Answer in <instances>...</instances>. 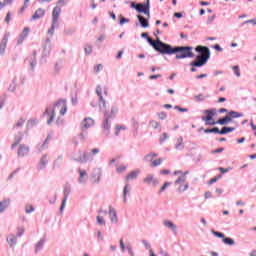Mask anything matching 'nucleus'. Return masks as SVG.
I'll return each mask as SVG.
<instances>
[{
  "label": "nucleus",
  "instance_id": "45",
  "mask_svg": "<svg viewBox=\"0 0 256 256\" xmlns=\"http://www.w3.org/2000/svg\"><path fill=\"white\" fill-rule=\"evenodd\" d=\"M223 243H225V245H235V240H233L232 238L226 237V238H223Z\"/></svg>",
  "mask_w": 256,
  "mask_h": 256
},
{
  "label": "nucleus",
  "instance_id": "51",
  "mask_svg": "<svg viewBox=\"0 0 256 256\" xmlns=\"http://www.w3.org/2000/svg\"><path fill=\"white\" fill-rule=\"evenodd\" d=\"M142 244L144 245L145 249H148V251H151V243H149L147 240H143Z\"/></svg>",
  "mask_w": 256,
  "mask_h": 256
},
{
  "label": "nucleus",
  "instance_id": "15",
  "mask_svg": "<svg viewBox=\"0 0 256 256\" xmlns=\"http://www.w3.org/2000/svg\"><path fill=\"white\" fill-rule=\"evenodd\" d=\"M69 193H71V187L66 186L64 188V199H63L62 205L60 207V213H63L65 206L67 205V198L69 197Z\"/></svg>",
  "mask_w": 256,
  "mask_h": 256
},
{
  "label": "nucleus",
  "instance_id": "27",
  "mask_svg": "<svg viewBox=\"0 0 256 256\" xmlns=\"http://www.w3.org/2000/svg\"><path fill=\"white\" fill-rule=\"evenodd\" d=\"M137 19L139 20V23H140L141 27H143L144 29H147V27H149V20L148 19H146L142 15H137Z\"/></svg>",
  "mask_w": 256,
  "mask_h": 256
},
{
  "label": "nucleus",
  "instance_id": "56",
  "mask_svg": "<svg viewBox=\"0 0 256 256\" xmlns=\"http://www.w3.org/2000/svg\"><path fill=\"white\" fill-rule=\"evenodd\" d=\"M233 71H234L236 77H241V71H239V66H234Z\"/></svg>",
  "mask_w": 256,
  "mask_h": 256
},
{
  "label": "nucleus",
  "instance_id": "5",
  "mask_svg": "<svg viewBox=\"0 0 256 256\" xmlns=\"http://www.w3.org/2000/svg\"><path fill=\"white\" fill-rule=\"evenodd\" d=\"M130 7L131 9H136L137 13H144L148 19H151V12L149 11V9H151L150 0H147L144 4L132 2Z\"/></svg>",
  "mask_w": 256,
  "mask_h": 256
},
{
  "label": "nucleus",
  "instance_id": "50",
  "mask_svg": "<svg viewBox=\"0 0 256 256\" xmlns=\"http://www.w3.org/2000/svg\"><path fill=\"white\" fill-rule=\"evenodd\" d=\"M150 126L153 128V129H159V122L155 121V120H151L150 121Z\"/></svg>",
  "mask_w": 256,
  "mask_h": 256
},
{
  "label": "nucleus",
  "instance_id": "3",
  "mask_svg": "<svg viewBox=\"0 0 256 256\" xmlns=\"http://www.w3.org/2000/svg\"><path fill=\"white\" fill-rule=\"evenodd\" d=\"M195 51L200 54L196 57V60L190 63V65L192 67H203V65H206L207 61H209V57H211V51L205 46H197Z\"/></svg>",
  "mask_w": 256,
  "mask_h": 256
},
{
  "label": "nucleus",
  "instance_id": "38",
  "mask_svg": "<svg viewBox=\"0 0 256 256\" xmlns=\"http://www.w3.org/2000/svg\"><path fill=\"white\" fill-rule=\"evenodd\" d=\"M227 115L230 119H238L239 117H243V114L236 111H230Z\"/></svg>",
  "mask_w": 256,
  "mask_h": 256
},
{
  "label": "nucleus",
  "instance_id": "21",
  "mask_svg": "<svg viewBox=\"0 0 256 256\" xmlns=\"http://www.w3.org/2000/svg\"><path fill=\"white\" fill-rule=\"evenodd\" d=\"M29 27H25L24 30L22 31V33L20 34L19 38H18V45H21V43H23L25 41V39H27L28 35H29Z\"/></svg>",
  "mask_w": 256,
  "mask_h": 256
},
{
  "label": "nucleus",
  "instance_id": "41",
  "mask_svg": "<svg viewBox=\"0 0 256 256\" xmlns=\"http://www.w3.org/2000/svg\"><path fill=\"white\" fill-rule=\"evenodd\" d=\"M23 233H25V227H23V226H18L17 228H16V236L17 237H22V235H23Z\"/></svg>",
  "mask_w": 256,
  "mask_h": 256
},
{
  "label": "nucleus",
  "instance_id": "26",
  "mask_svg": "<svg viewBox=\"0 0 256 256\" xmlns=\"http://www.w3.org/2000/svg\"><path fill=\"white\" fill-rule=\"evenodd\" d=\"M117 113H119V108L117 106H112L110 113H106L105 117H106V119H109L111 117H116Z\"/></svg>",
  "mask_w": 256,
  "mask_h": 256
},
{
  "label": "nucleus",
  "instance_id": "40",
  "mask_svg": "<svg viewBox=\"0 0 256 256\" xmlns=\"http://www.w3.org/2000/svg\"><path fill=\"white\" fill-rule=\"evenodd\" d=\"M103 129L106 133V135H109V129H111V125L109 124V120L106 119L103 123Z\"/></svg>",
  "mask_w": 256,
  "mask_h": 256
},
{
  "label": "nucleus",
  "instance_id": "42",
  "mask_svg": "<svg viewBox=\"0 0 256 256\" xmlns=\"http://www.w3.org/2000/svg\"><path fill=\"white\" fill-rule=\"evenodd\" d=\"M163 163V158H158L150 163V167H159Z\"/></svg>",
  "mask_w": 256,
  "mask_h": 256
},
{
  "label": "nucleus",
  "instance_id": "64",
  "mask_svg": "<svg viewBox=\"0 0 256 256\" xmlns=\"http://www.w3.org/2000/svg\"><path fill=\"white\" fill-rule=\"evenodd\" d=\"M250 126H251L252 131H254V135H255V137H256V125L253 124V122H251V123H250Z\"/></svg>",
  "mask_w": 256,
  "mask_h": 256
},
{
  "label": "nucleus",
  "instance_id": "7",
  "mask_svg": "<svg viewBox=\"0 0 256 256\" xmlns=\"http://www.w3.org/2000/svg\"><path fill=\"white\" fill-rule=\"evenodd\" d=\"M203 113L206 116H202V121H205L206 125H216L217 122L213 120L215 110H205Z\"/></svg>",
  "mask_w": 256,
  "mask_h": 256
},
{
  "label": "nucleus",
  "instance_id": "58",
  "mask_svg": "<svg viewBox=\"0 0 256 256\" xmlns=\"http://www.w3.org/2000/svg\"><path fill=\"white\" fill-rule=\"evenodd\" d=\"M126 249L131 256H135V253L133 252V249L131 248V245H127Z\"/></svg>",
  "mask_w": 256,
  "mask_h": 256
},
{
  "label": "nucleus",
  "instance_id": "1",
  "mask_svg": "<svg viewBox=\"0 0 256 256\" xmlns=\"http://www.w3.org/2000/svg\"><path fill=\"white\" fill-rule=\"evenodd\" d=\"M154 47H155V50L158 51V53H161L162 55H173V53H177L176 59H187V58L194 57L193 47L191 46H182V47L173 48L169 44L158 42L157 44H154Z\"/></svg>",
  "mask_w": 256,
  "mask_h": 256
},
{
  "label": "nucleus",
  "instance_id": "31",
  "mask_svg": "<svg viewBox=\"0 0 256 256\" xmlns=\"http://www.w3.org/2000/svg\"><path fill=\"white\" fill-rule=\"evenodd\" d=\"M185 147V143H183V137H179L175 144L176 151H181Z\"/></svg>",
  "mask_w": 256,
  "mask_h": 256
},
{
  "label": "nucleus",
  "instance_id": "6",
  "mask_svg": "<svg viewBox=\"0 0 256 256\" xmlns=\"http://www.w3.org/2000/svg\"><path fill=\"white\" fill-rule=\"evenodd\" d=\"M100 152L99 148L91 149L89 153L78 152L80 156H75L74 159L80 163H87V161H93V155H98Z\"/></svg>",
  "mask_w": 256,
  "mask_h": 256
},
{
  "label": "nucleus",
  "instance_id": "29",
  "mask_svg": "<svg viewBox=\"0 0 256 256\" xmlns=\"http://www.w3.org/2000/svg\"><path fill=\"white\" fill-rule=\"evenodd\" d=\"M131 193V186L126 184L123 189V203H127V196Z\"/></svg>",
  "mask_w": 256,
  "mask_h": 256
},
{
  "label": "nucleus",
  "instance_id": "59",
  "mask_svg": "<svg viewBox=\"0 0 256 256\" xmlns=\"http://www.w3.org/2000/svg\"><path fill=\"white\" fill-rule=\"evenodd\" d=\"M104 237H103V234L101 233V231H97V240L98 241H103Z\"/></svg>",
  "mask_w": 256,
  "mask_h": 256
},
{
  "label": "nucleus",
  "instance_id": "53",
  "mask_svg": "<svg viewBox=\"0 0 256 256\" xmlns=\"http://www.w3.org/2000/svg\"><path fill=\"white\" fill-rule=\"evenodd\" d=\"M176 111H180V113H187L189 110L187 108H181L180 106H174Z\"/></svg>",
  "mask_w": 256,
  "mask_h": 256
},
{
  "label": "nucleus",
  "instance_id": "18",
  "mask_svg": "<svg viewBox=\"0 0 256 256\" xmlns=\"http://www.w3.org/2000/svg\"><path fill=\"white\" fill-rule=\"evenodd\" d=\"M51 53V39L46 38V42L43 47L42 55L43 57H48V55Z\"/></svg>",
  "mask_w": 256,
  "mask_h": 256
},
{
  "label": "nucleus",
  "instance_id": "20",
  "mask_svg": "<svg viewBox=\"0 0 256 256\" xmlns=\"http://www.w3.org/2000/svg\"><path fill=\"white\" fill-rule=\"evenodd\" d=\"M43 17H45V9L38 8L34 15H32V21H37V19H41Z\"/></svg>",
  "mask_w": 256,
  "mask_h": 256
},
{
  "label": "nucleus",
  "instance_id": "63",
  "mask_svg": "<svg viewBox=\"0 0 256 256\" xmlns=\"http://www.w3.org/2000/svg\"><path fill=\"white\" fill-rule=\"evenodd\" d=\"M121 129L125 130V127H123V126H116L115 135H119V131H121Z\"/></svg>",
  "mask_w": 256,
  "mask_h": 256
},
{
  "label": "nucleus",
  "instance_id": "49",
  "mask_svg": "<svg viewBox=\"0 0 256 256\" xmlns=\"http://www.w3.org/2000/svg\"><path fill=\"white\" fill-rule=\"evenodd\" d=\"M170 185H172L171 182H165V183L163 184V186L160 188L159 194L163 193V191H165V190L167 189V187H170Z\"/></svg>",
  "mask_w": 256,
  "mask_h": 256
},
{
  "label": "nucleus",
  "instance_id": "32",
  "mask_svg": "<svg viewBox=\"0 0 256 256\" xmlns=\"http://www.w3.org/2000/svg\"><path fill=\"white\" fill-rule=\"evenodd\" d=\"M8 91L11 93L17 91V77L12 79L11 83L9 84Z\"/></svg>",
  "mask_w": 256,
  "mask_h": 256
},
{
  "label": "nucleus",
  "instance_id": "36",
  "mask_svg": "<svg viewBox=\"0 0 256 256\" xmlns=\"http://www.w3.org/2000/svg\"><path fill=\"white\" fill-rule=\"evenodd\" d=\"M39 123V120H37L36 118H30L27 121L26 127L27 129H31V127H35V125H37Z\"/></svg>",
  "mask_w": 256,
  "mask_h": 256
},
{
  "label": "nucleus",
  "instance_id": "47",
  "mask_svg": "<svg viewBox=\"0 0 256 256\" xmlns=\"http://www.w3.org/2000/svg\"><path fill=\"white\" fill-rule=\"evenodd\" d=\"M157 117H158V119H161V121H165V119H167V113H165V112H158L157 113Z\"/></svg>",
  "mask_w": 256,
  "mask_h": 256
},
{
  "label": "nucleus",
  "instance_id": "14",
  "mask_svg": "<svg viewBox=\"0 0 256 256\" xmlns=\"http://www.w3.org/2000/svg\"><path fill=\"white\" fill-rule=\"evenodd\" d=\"M163 227H165L166 229H169V231H172L174 234H177V225H175V223H173V221L171 220H163L162 222Z\"/></svg>",
  "mask_w": 256,
  "mask_h": 256
},
{
  "label": "nucleus",
  "instance_id": "30",
  "mask_svg": "<svg viewBox=\"0 0 256 256\" xmlns=\"http://www.w3.org/2000/svg\"><path fill=\"white\" fill-rule=\"evenodd\" d=\"M45 245V238L40 239L36 244H35V253H39L43 249Z\"/></svg>",
  "mask_w": 256,
  "mask_h": 256
},
{
  "label": "nucleus",
  "instance_id": "11",
  "mask_svg": "<svg viewBox=\"0 0 256 256\" xmlns=\"http://www.w3.org/2000/svg\"><path fill=\"white\" fill-rule=\"evenodd\" d=\"M17 238L18 237L13 233H8L6 235V242L10 249H15V247H17Z\"/></svg>",
  "mask_w": 256,
  "mask_h": 256
},
{
  "label": "nucleus",
  "instance_id": "48",
  "mask_svg": "<svg viewBox=\"0 0 256 256\" xmlns=\"http://www.w3.org/2000/svg\"><path fill=\"white\" fill-rule=\"evenodd\" d=\"M117 173H125L127 171V166L125 165H120L116 168Z\"/></svg>",
  "mask_w": 256,
  "mask_h": 256
},
{
  "label": "nucleus",
  "instance_id": "62",
  "mask_svg": "<svg viewBox=\"0 0 256 256\" xmlns=\"http://www.w3.org/2000/svg\"><path fill=\"white\" fill-rule=\"evenodd\" d=\"M129 19L127 18H120V25H125V23H129Z\"/></svg>",
  "mask_w": 256,
  "mask_h": 256
},
{
  "label": "nucleus",
  "instance_id": "35",
  "mask_svg": "<svg viewBox=\"0 0 256 256\" xmlns=\"http://www.w3.org/2000/svg\"><path fill=\"white\" fill-rule=\"evenodd\" d=\"M56 27H59V24H54L52 22V26L51 28L48 30V33H47V39H50L51 40V37H53V35L55 34V28Z\"/></svg>",
  "mask_w": 256,
  "mask_h": 256
},
{
  "label": "nucleus",
  "instance_id": "44",
  "mask_svg": "<svg viewBox=\"0 0 256 256\" xmlns=\"http://www.w3.org/2000/svg\"><path fill=\"white\" fill-rule=\"evenodd\" d=\"M84 53L85 55H91V53H93V46L86 44L84 47Z\"/></svg>",
  "mask_w": 256,
  "mask_h": 256
},
{
  "label": "nucleus",
  "instance_id": "12",
  "mask_svg": "<svg viewBox=\"0 0 256 256\" xmlns=\"http://www.w3.org/2000/svg\"><path fill=\"white\" fill-rule=\"evenodd\" d=\"M105 217H107V210H99L96 221L100 227H105Z\"/></svg>",
  "mask_w": 256,
  "mask_h": 256
},
{
  "label": "nucleus",
  "instance_id": "9",
  "mask_svg": "<svg viewBox=\"0 0 256 256\" xmlns=\"http://www.w3.org/2000/svg\"><path fill=\"white\" fill-rule=\"evenodd\" d=\"M107 214L112 225H117V223H119V218L117 217V210H115L113 206L110 205L108 207Z\"/></svg>",
  "mask_w": 256,
  "mask_h": 256
},
{
  "label": "nucleus",
  "instance_id": "16",
  "mask_svg": "<svg viewBox=\"0 0 256 256\" xmlns=\"http://www.w3.org/2000/svg\"><path fill=\"white\" fill-rule=\"evenodd\" d=\"M61 15V8L55 7L52 12V23L54 25H59V16Z\"/></svg>",
  "mask_w": 256,
  "mask_h": 256
},
{
  "label": "nucleus",
  "instance_id": "28",
  "mask_svg": "<svg viewBox=\"0 0 256 256\" xmlns=\"http://www.w3.org/2000/svg\"><path fill=\"white\" fill-rule=\"evenodd\" d=\"M156 157H157V154L155 152H150L144 156V161L146 163H153V161Z\"/></svg>",
  "mask_w": 256,
  "mask_h": 256
},
{
  "label": "nucleus",
  "instance_id": "43",
  "mask_svg": "<svg viewBox=\"0 0 256 256\" xmlns=\"http://www.w3.org/2000/svg\"><path fill=\"white\" fill-rule=\"evenodd\" d=\"M34 211H35V207H33V205L27 204V205L25 206V213H26L27 215L33 213Z\"/></svg>",
  "mask_w": 256,
  "mask_h": 256
},
{
  "label": "nucleus",
  "instance_id": "4",
  "mask_svg": "<svg viewBox=\"0 0 256 256\" xmlns=\"http://www.w3.org/2000/svg\"><path fill=\"white\" fill-rule=\"evenodd\" d=\"M173 175H180L178 179L174 182L175 185H178V193H185L189 189V184L187 183V175H189V171H174Z\"/></svg>",
  "mask_w": 256,
  "mask_h": 256
},
{
  "label": "nucleus",
  "instance_id": "52",
  "mask_svg": "<svg viewBox=\"0 0 256 256\" xmlns=\"http://www.w3.org/2000/svg\"><path fill=\"white\" fill-rule=\"evenodd\" d=\"M95 73H99L100 71H103V64H97L94 66Z\"/></svg>",
  "mask_w": 256,
  "mask_h": 256
},
{
  "label": "nucleus",
  "instance_id": "34",
  "mask_svg": "<svg viewBox=\"0 0 256 256\" xmlns=\"http://www.w3.org/2000/svg\"><path fill=\"white\" fill-rule=\"evenodd\" d=\"M9 205H10V201L8 199L2 200L0 202V214L5 213V210L7 209V207H9Z\"/></svg>",
  "mask_w": 256,
  "mask_h": 256
},
{
  "label": "nucleus",
  "instance_id": "13",
  "mask_svg": "<svg viewBox=\"0 0 256 256\" xmlns=\"http://www.w3.org/2000/svg\"><path fill=\"white\" fill-rule=\"evenodd\" d=\"M78 173H79L78 183H80V185H85V183L89 181V174H87V170L79 169Z\"/></svg>",
  "mask_w": 256,
  "mask_h": 256
},
{
  "label": "nucleus",
  "instance_id": "22",
  "mask_svg": "<svg viewBox=\"0 0 256 256\" xmlns=\"http://www.w3.org/2000/svg\"><path fill=\"white\" fill-rule=\"evenodd\" d=\"M29 155V146L21 145L18 149L19 157H27Z\"/></svg>",
  "mask_w": 256,
  "mask_h": 256
},
{
  "label": "nucleus",
  "instance_id": "33",
  "mask_svg": "<svg viewBox=\"0 0 256 256\" xmlns=\"http://www.w3.org/2000/svg\"><path fill=\"white\" fill-rule=\"evenodd\" d=\"M231 121H233V119L227 114L224 118L216 121V125H227V123H231Z\"/></svg>",
  "mask_w": 256,
  "mask_h": 256
},
{
  "label": "nucleus",
  "instance_id": "39",
  "mask_svg": "<svg viewBox=\"0 0 256 256\" xmlns=\"http://www.w3.org/2000/svg\"><path fill=\"white\" fill-rule=\"evenodd\" d=\"M23 139V133H20L19 136L15 137V140L12 144V147H17L19 145V143H21V140Z\"/></svg>",
  "mask_w": 256,
  "mask_h": 256
},
{
  "label": "nucleus",
  "instance_id": "8",
  "mask_svg": "<svg viewBox=\"0 0 256 256\" xmlns=\"http://www.w3.org/2000/svg\"><path fill=\"white\" fill-rule=\"evenodd\" d=\"M145 185H151V187H157L159 185V178L155 174H148L143 179Z\"/></svg>",
  "mask_w": 256,
  "mask_h": 256
},
{
  "label": "nucleus",
  "instance_id": "17",
  "mask_svg": "<svg viewBox=\"0 0 256 256\" xmlns=\"http://www.w3.org/2000/svg\"><path fill=\"white\" fill-rule=\"evenodd\" d=\"M91 181L93 183H99L101 181V168H96L91 174Z\"/></svg>",
  "mask_w": 256,
  "mask_h": 256
},
{
  "label": "nucleus",
  "instance_id": "24",
  "mask_svg": "<svg viewBox=\"0 0 256 256\" xmlns=\"http://www.w3.org/2000/svg\"><path fill=\"white\" fill-rule=\"evenodd\" d=\"M7 43H9V38L4 36L0 44V55H5V49H7Z\"/></svg>",
  "mask_w": 256,
  "mask_h": 256
},
{
  "label": "nucleus",
  "instance_id": "23",
  "mask_svg": "<svg viewBox=\"0 0 256 256\" xmlns=\"http://www.w3.org/2000/svg\"><path fill=\"white\" fill-rule=\"evenodd\" d=\"M141 37H143V39H147L148 43L155 49V45H157V43H162L161 40L157 39V41H154L151 39V37H149V35L147 33H142Z\"/></svg>",
  "mask_w": 256,
  "mask_h": 256
},
{
  "label": "nucleus",
  "instance_id": "10",
  "mask_svg": "<svg viewBox=\"0 0 256 256\" xmlns=\"http://www.w3.org/2000/svg\"><path fill=\"white\" fill-rule=\"evenodd\" d=\"M95 125V120L91 117L84 118L82 122L80 123V127L82 131H87V129H90V127H93Z\"/></svg>",
  "mask_w": 256,
  "mask_h": 256
},
{
  "label": "nucleus",
  "instance_id": "25",
  "mask_svg": "<svg viewBox=\"0 0 256 256\" xmlns=\"http://www.w3.org/2000/svg\"><path fill=\"white\" fill-rule=\"evenodd\" d=\"M141 173V170L136 169L134 171H131L127 176H126V181H132L133 179H137L139 177V174Z\"/></svg>",
  "mask_w": 256,
  "mask_h": 256
},
{
  "label": "nucleus",
  "instance_id": "61",
  "mask_svg": "<svg viewBox=\"0 0 256 256\" xmlns=\"http://www.w3.org/2000/svg\"><path fill=\"white\" fill-rule=\"evenodd\" d=\"M5 23H10V21H11V12H8L7 14H6V17H5Z\"/></svg>",
  "mask_w": 256,
  "mask_h": 256
},
{
  "label": "nucleus",
  "instance_id": "55",
  "mask_svg": "<svg viewBox=\"0 0 256 256\" xmlns=\"http://www.w3.org/2000/svg\"><path fill=\"white\" fill-rule=\"evenodd\" d=\"M40 165L41 167H45V165H47V156H43L40 160Z\"/></svg>",
  "mask_w": 256,
  "mask_h": 256
},
{
  "label": "nucleus",
  "instance_id": "46",
  "mask_svg": "<svg viewBox=\"0 0 256 256\" xmlns=\"http://www.w3.org/2000/svg\"><path fill=\"white\" fill-rule=\"evenodd\" d=\"M211 233L215 236L218 237L219 239H225V234H223L222 232H217L215 230H212Z\"/></svg>",
  "mask_w": 256,
  "mask_h": 256
},
{
  "label": "nucleus",
  "instance_id": "54",
  "mask_svg": "<svg viewBox=\"0 0 256 256\" xmlns=\"http://www.w3.org/2000/svg\"><path fill=\"white\" fill-rule=\"evenodd\" d=\"M23 125H25V118H20L16 123V127H23Z\"/></svg>",
  "mask_w": 256,
  "mask_h": 256
},
{
  "label": "nucleus",
  "instance_id": "19",
  "mask_svg": "<svg viewBox=\"0 0 256 256\" xmlns=\"http://www.w3.org/2000/svg\"><path fill=\"white\" fill-rule=\"evenodd\" d=\"M96 93L99 97L98 101H99V106L100 107H105V99H103V88H101V86H97L96 87Z\"/></svg>",
  "mask_w": 256,
  "mask_h": 256
},
{
  "label": "nucleus",
  "instance_id": "60",
  "mask_svg": "<svg viewBox=\"0 0 256 256\" xmlns=\"http://www.w3.org/2000/svg\"><path fill=\"white\" fill-rule=\"evenodd\" d=\"M195 99L198 100V101H205V96L202 95V94H199V95L195 96Z\"/></svg>",
  "mask_w": 256,
  "mask_h": 256
},
{
  "label": "nucleus",
  "instance_id": "37",
  "mask_svg": "<svg viewBox=\"0 0 256 256\" xmlns=\"http://www.w3.org/2000/svg\"><path fill=\"white\" fill-rule=\"evenodd\" d=\"M233 131H235L234 127H223L220 132L219 135H225L227 133H233Z\"/></svg>",
  "mask_w": 256,
  "mask_h": 256
},
{
  "label": "nucleus",
  "instance_id": "2",
  "mask_svg": "<svg viewBox=\"0 0 256 256\" xmlns=\"http://www.w3.org/2000/svg\"><path fill=\"white\" fill-rule=\"evenodd\" d=\"M65 113H67V101L65 100H60L54 106L48 107L44 112V115L48 118L47 125H51L55 118H57V125H61V123H63L61 117H63Z\"/></svg>",
  "mask_w": 256,
  "mask_h": 256
},
{
  "label": "nucleus",
  "instance_id": "57",
  "mask_svg": "<svg viewBox=\"0 0 256 256\" xmlns=\"http://www.w3.org/2000/svg\"><path fill=\"white\" fill-rule=\"evenodd\" d=\"M79 139H80V141H87V134L86 133H80Z\"/></svg>",
  "mask_w": 256,
  "mask_h": 256
}]
</instances>
